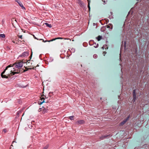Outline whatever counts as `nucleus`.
I'll return each instance as SVG.
<instances>
[{"label": "nucleus", "instance_id": "nucleus-1", "mask_svg": "<svg viewBox=\"0 0 149 149\" xmlns=\"http://www.w3.org/2000/svg\"><path fill=\"white\" fill-rule=\"evenodd\" d=\"M14 64L13 65L10 64L6 68V69L4 70L2 72L1 74V77L2 78H8L10 77V75H14L15 74L18 73L20 72H22V71H21V70H19V72H12V70H11L10 72V74H6V75L3 74H4L5 73L6 71L7 70L8 68H9L12 67L13 66H14Z\"/></svg>", "mask_w": 149, "mask_h": 149}, {"label": "nucleus", "instance_id": "nucleus-2", "mask_svg": "<svg viewBox=\"0 0 149 149\" xmlns=\"http://www.w3.org/2000/svg\"><path fill=\"white\" fill-rule=\"evenodd\" d=\"M23 62L22 61H17L14 64V65L15 67L19 68L22 67Z\"/></svg>", "mask_w": 149, "mask_h": 149}, {"label": "nucleus", "instance_id": "nucleus-3", "mask_svg": "<svg viewBox=\"0 0 149 149\" xmlns=\"http://www.w3.org/2000/svg\"><path fill=\"white\" fill-rule=\"evenodd\" d=\"M63 39V38H62L58 37V38H54V39H52L51 40H45V41L43 39H40V40H42V41L43 42H52V41L55 40H57V39Z\"/></svg>", "mask_w": 149, "mask_h": 149}, {"label": "nucleus", "instance_id": "nucleus-4", "mask_svg": "<svg viewBox=\"0 0 149 149\" xmlns=\"http://www.w3.org/2000/svg\"><path fill=\"white\" fill-rule=\"evenodd\" d=\"M39 66V65L38 64L36 66L33 67L32 68H27L26 67H25V69L22 70V72H24L25 71H27L28 70H31V69H34L35 68H36V67H38Z\"/></svg>", "mask_w": 149, "mask_h": 149}, {"label": "nucleus", "instance_id": "nucleus-5", "mask_svg": "<svg viewBox=\"0 0 149 149\" xmlns=\"http://www.w3.org/2000/svg\"><path fill=\"white\" fill-rule=\"evenodd\" d=\"M32 56V53L31 54V56L29 57L30 58V59L29 60L27 61L26 62V63H27V65H28L27 67H30L31 66V65L32 64V63H31V65L30 64V62H29V61L30 60L31 58V57Z\"/></svg>", "mask_w": 149, "mask_h": 149}, {"label": "nucleus", "instance_id": "nucleus-6", "mask_svg": "<svg viewBox=\"0 0 149 149\" xmlns=\"http://www.w3.org/2000/svg\"><path fill=\"white\" fill-rule=\"evenodd\" d=\"M130 116H128L127 118L124 119V120L121 123H120V125H124L126 122L127 121V120L129 119V118Z\"/></svg>", "mask_w": 149, "mask_h": 149}, {"label": "nucleus", "instance_id": "nucleus-7", "mask_svg": "<svg viewBox=\"0 0 149 149\" xmlns=\"http://www.w3.org/2000/svg\"><path fill=\"white\" fill-rule=\"evenodd\" d=\"M29 54V52H25L23 53L20 56L22 57L23 56L25 57V56H28Z\"/></svg>", "mask_w": 149, "mask_h": 149}, {"label": "nucleus", "instance_id": "nucleus-8", "mask_svg": "<svg viewBox=\"0 0 149 149\" xmlns=\"http://www.w3.org/2000/svg\"><path fill=\"white\" fill-rule=\"evenodd\" d=\"M43 96V95L42 96H41V97H40V98H41V99L40 100H43V101L42 102H40V101H39V102H38V104H40V105H41V104H42L43 103H44L45 102V101H44V100H45V98L44 97H42V96Z\"/></svg>", "mask_w": 149, "mask_h": 149}, {"label": "nucleus", "instance_id": "nucleus-9", "mask_svg": "<svg viewBox=\"0 0 149 149\" xmlns=\"http://www.w3.org/2000/svg\"><path fill=\"white\" fill-rule=\"evenodd\" d=\"M17 1L19 5L23 9H25V7L24 6L23 4L20 1Z\"/></svg>", "mask_w": 149, "mask_h": 149}, {"label": "nucleus", "instance_id": "nucleus-10", "mask_svg": "<svg viewBox=\"0 0 149 149\" xmlns=\"http://www.w3.org/2000/svg\"><path fill=\"white\" fill-rule=\"evenodd\" d=\"M84 121L83 120H81L77 121L76 123V124L79 125V124H81L84 123Z\"/></svg>", "mask_w": 149, "mask_h": 149}, {"label": "nucleus", "instance_id": "nucleus-11", "mask_svg": "<svg viewBox=\"0 0 149 149\" xmlns=\"http://www.w3.org/2000/svg\"><path fill=\"white\" fill-rule=\"evenodd\" d=\"M135 92H136L135 90H135H133V91L132 95H133V97L134 98H136V94L135 93Z\"/></svg>", "mask_w": 149, "mask_h": 149}, {"label": "nucleus", "instance_id": "nucleus-12", "mask_svg": "<svg viewBox=\"0 0 149 149\" xmlns=\"http://www.w3.org/2000/svg\"><path fill=\"white\" fill-rule=\"evenodd\" d=\"M45 24L47 27H48L49 28H51L52 27V26L51 24H49L47 23H45Z\"/></svg>", "mask_w": 149, "mask_h": 149}, {"label": "nucleus", "instance_id": "nucleus-13", "mask_svg": "<svg viewBox=\"0 0 149 149\" xmlns=\"http://www.w3.org/2000/svg\"><path fill=\"white\" fill-rule=\"evenodd\" d=\"M108 136V135H104V136H102L100 137V139L101 140H103Z\"/></svg>", "mask_w": 149, "mask_h": 149}, {"label": "nucleus", "instance_id": "nucleus-14", "mask_svg": "<svg viewBox=\"0 0 149 149\" xmlns=\"http://www.w3.org/2000/svg\"><path fill=\"white\" fill-rule=\"evenodd\" d=\"M78 3L81 6H82L83 4L82 2L80 0H78Z\"/></svg>", "mask_w": 149, "mask_h": 149}, {"label": "nucleus", "instance_id": "nucleus-15", "mask_svg": "<svg viewBox=\"0 0 149 149\" xmlns=\"http://www.w3.org/2000/svg\"><path fill=\"white\" fill-rule=\"evenodd\" d=\"M102 38V37L100 36H98L97 38V40L98 41H100V40Z\"/></svg>", "mask_w": 149, "mask_h": 149}, {"label": "nucleus", "instance_id": "nucleus-16", "mask_svg": "<svg viewBox=\"0 0 149 149\" xmlns=\"http://www.w3.org/2000/svg\"><path fill=\"white\" fill-rule=\"evenodd\" d=\"M0 37L2 38H4L5 37V35L4 34H0Z\"/></svg>", "mask_w": 149, "mask_h": 149}, {"label": "nucleus", "instance_id": "nucleus-17", "mask_svg": "<svg viewBox=\"0 0 149 149\" xmlns=\"http://www.w3.org/2000/svg\"><path fill=\"white\" fill-rule=\"evenodd\" d=\"M47 110L46 109H45V108H44L43 109V111H42V113H44L47 112Z\"/></svg>", "mask_w": 149, "mask_h": 149}, {"label": "nucleus", "instance_id": "nucleus-18", "mask_svg": "<svg viewBox=\"0 0 149 149\" xmlns=\"http://www.w3.org/2000/svg\"><path fill=\"white\" fill-rule=\"evenodd\" d=\"M88 7L89 9V10L90 11V3L88 0Z\"/></svg>", "mask_w": 149, "mask_h": 149}, {"label": "nucleus", "instance_id": "nucleus-19", "mask_svg": "<svg viewBox=\"0 0 149 149\" xmlns=\"http://www.w3.org/2000/svg\"><path fill=\"white\" fill-rule=\"evenodd\" d=\"M74 116H71L69 117V118L71 120H73L74 119Z\"/></svg>", "mask_w": 149, "mask_h": 149}, {"label": "nucleus", "instance_id": "nucleus-20", "mask_svg": "<svg viewBox=\"0 0 149 149\" xmlns=\"http://www.w3.org/2000/svg\"><path fill=\"white\" fill-rule=\"evenodd\" d=\"M3 132H4L5 133H6L7 132V130L6 129H4L3 130Z\"/></svg>", "mask_w": 149, "mask_h": 149}, {"label": "nucleus", "instance_id": "nucleus-21", "mask_svg": "<svg viewBox=\"0 0 149 149\" xmlns=\"http://www.w3.org/2000/svg\"><path fill=\"white\" fill-rule=\"evenodd\" d=\"M49 146L48 145H47L45 147H44L43 149H47L48 148Z\"/></svg>", "mask_w": 149, "mask_h": 149}, {"label": "nucleus", "instance_id": "nucleus-22", "mask_svg": "<svg viewBox=\"0 0 149 149\" xmlns=\"http://www.w3.org/2000/svg\"><path fill=\"white\" fill-rule=\"evenodd\" d=\"M18 36L19 38H21V39H22L23 38H22V35H18Z\"/></svg>", "mask_w": 149, "mask_h": 149}, {"label": "nucleus", "instance_id": "nucleus-23", "mask_svg": "<svg viewBox=\"0 0 149 149\" xmlns=\"http://www.w3.org/2000/svg\"><path fill=\"white\" fill-rule=\"evenodd\" d=\"M136 98H134L133 97V100H132V102H135L136 99Z\"/></svg>", "mask_w": 149, "mask_h": 149}, {"label": "nucleus", "instance_id": "nucleus-24", "mask_svg": "<svg viewBox=\"0 0 149 149\" xmlns=\"http://www.w3.org/2000/svg\"><path fill=\"white\" fill-rule=\"evenodd\" d=\"M42 108H39L38 110V111L39 112H40V111H41V109Z\"/></svg>", "mask_w": 149, "mask_h": 149}, {"label": "nucleus", "instance_id": "nucleus-25", "mask_svg": "<svg viewBox=\"0 0 149 149\" xmlns=\"http://www.w3.org/2000/svg\"><path fill=\"white\" fill-rule=\"evenodd\" d=\"M96 56H96V54H95V55H93V57H94V58H95V57H96Z\"/></svg>", "mask_w": 149, "mask_h": 149}, {"label": "nucleus", "instance_id": "nucleus-26", "mask_svg": "<svg viewBox=\"0 0 149 149\" xmlns=\"http://www.w3.org/2000/svg\"><path fill=\"white\" fill-rule=\"evenodd\" d=\"M34 38L35 39H37V40H38L37 38H36V37H35V36H34Z\"/></svg>", "mask_w": 149, "mask_h": 149}, {"label": "nucleus", "instance_id": "nucleus-27", "mask_svg": "<svg viewBox=\"0 0 149 149\" xmlns=\"http://www.w3.org/2000/svg\"><path fill=\"white\" fill-rule=\"evenodd\" d=\"M12 148V147H11L10 148V149H11Z\"/></svg>", "mask_w": 149, "mask_h": 149}, {"label": "nucleus", "instance_id": "nucleus-28", "mask_svg": "<svg viewBox=\"0 0 149 149\" xmlns=\"http://www.w3.org/2000/svg\"><path fill=\"white\" fill-rule=\"evenodd\" d=\"M11 146H13L12 144L11 145Z\"/></svg>", "mask_w": 149, "mask_h": 149}, {"label": "nucleus", "instance_id": "nucleus-29", "mask_svg": "<svg viewBox=\"0 0 149 149\" xmlns=\"http://www.w3.org/2000/svg\"><path fill=\"white\" fill-rule=\"evenodd\" d=\"M65 39H68L65 38Z\"/></svg>", "mask_w": 149, "mask_h": 149}, {"label": "nucleus", "instance_id": "nucleus-30", "mask_svg": "<svg viewBox=\"0 0 149 149\" xmlns=\"http://www.w3.org/2000/svg\"><path fill=\"white\" fill-rule=\"evenodd\" d=\"M87 0L88 1V0Z\"/></svg>", "mask_w": 149, "mask_h": 149}]
</instances>
